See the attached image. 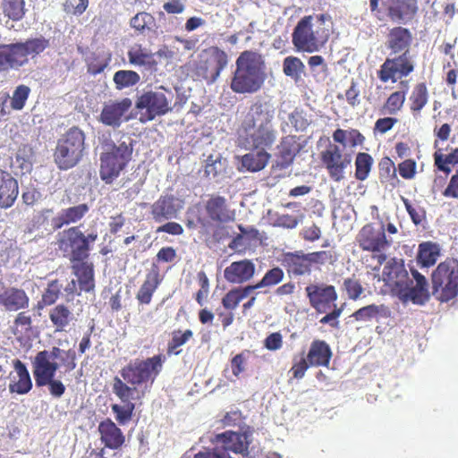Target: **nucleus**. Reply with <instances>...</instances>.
I'll use <instances>...</instances> for the list:
<instances>
[{"mask_svg": "<svg viewBox=\"0 0 458 458\" xmlns=\"http://www.w3.org/2000/svg\"><path fill=\"white\" fill-rule=\"evenodd\" d=\"M128 58L131 64L135 66H151L153 55L143 48L141 45H135L128 51Z\"/></svg>", "mask_w": 458, "mask_h": 458, "instance_id": "obj_38", "label": "nucleus"}, {"mask_svg": "<svg viewBox=\"0 0 458 458\" xmlns=\"http://www.w3.org/2000/svg\"><path fill=\"white\" fill-rule=\"evenodd\" d=\"M33 375L36 381V386H45L47 383L55 377V372L59 368V365L55 361H50L37 353L32 361Z\"/></svg>", "mask_w": 458, "mask_h": 458, "instance_id": "obj_25", "label": "nucleus"}, {"mask_svg": "<svg viewBox=\"0 0 458 458\" xmlns=\"http://www.w3.org/2000/svg\"><path fill=\"white\" fill-rule=\"evenodd\" d=\"M303 70L304 64L298 57L287 56L284 58L283 63V71L286 76L291 77L294 81H298L301 78Z\"/></svg>", "mask_w": 458, "mask_h": 458, "instance_id": "obj_45", "label": "nucleus"}, {"mask_svg": "<svg viewBox=\"0 0 458 458\" xmlns=\"http://www.w3.org/2000/svg\"><path fill=\"white\" fill-rule=\"evenodd\" d=\"M413 64L411 61L410 54H401L397 57L386 58L378 71L379 79L386 82L392 80L393 82L398 78L405 77L413 71Z\"/></svg>", "mask_w": 458, "mask_h": 458, "instance_id": "obj_14", "label": "nucleus"}, {"mask_svg": "<svg viewBox=\"0 0 458 458\" xmlns=\"http://www.w3.org/2000/svg\"><path fill=\"white\" fill-rule=\"evenodd\" d=\"M157 233H166L172 235H181L183 233L182 226L175 222H167L157 229Z\"/></svg>", "mask_w": 458, "mask_h": 458, "instance_id": "obj_62", "label": "nucleus"}, {"mask_svg": "<svg viewBox=\"0 0 458 458\" xmlns=\"http://www.w3.org/2000/svg\"><path fill=\"white\" fill-rule=\"evenodd\" d=\"M265 346L268 350L276 351L282 346V335L280 333H272L265 340Z\"/></svg>", "mask_w": 458, "mask_h": 458, "instance_id": "obj_63", "label": "nucleus"}, {"mask_svg": "<svg viewBox=\"0 0 458 458\" xmlns=\"http://www.w3.org/2000/svg\"><path fill=\"white\" fill-rule=\"evenodd\" d=\"M284 271L278 267L269 269L259 281V286L269 287L279 284L284 278Z\"/></svg>", "mask_w": 458, "mask_h": 458, "instance_id": "obj_49", "label": "nucleus"}, {"mask_svg": "<svg viewBox=\"0 0 458 458\" xmlns=\"http://www.w3.org/2000/svg\"><path fill=\"white\" fill-rule=\"evenodd\" d=\"M276 109L270 102H256L243 122L242 144L245 148H268L276 140L277 132L273 120Z\"/></svg>", "mask_w": 458, "mask_h": 458, "instance_id": "obj_2", "label": "nucleus"}, {"mask_svg": "<svg viewBox=\"0 0 458 458\" xmlns=\"http://www.w3.org/2000/svg\"><path fill=\"white\" fill-rule=\"evenodd\" d=\"M225 168V160H223L220 154L209 155L206 159L204 173L208 178H216Z\"/></svg>", "mask_w": 458, "mask_h": 458, "instance_id": "obj_44", "label": "nucleus"}, {"mask_svg": "<svg viewBox=\"0 0 458 458\" xmlns=\"http://www.w3.org/2000/svg\"><path fill=\"white\" fill-rule=\"evenodd\" d=\"M288 119L296 131H303L309 125V122L302 112L297 110L291 113Z\"/></svg>", "mask_w": 458, "mask_h": 458, "instance_id": "obj_57", "label": "nucleus"}, {"mask_svg": "<svg viewBox=\"0 0 458 458\" xmlns=\"http://www.w3.org/2000/svg\"><path fill=\"white\" fill-rule=\"evenodd\" d=\"M98 431L100 441L108 449L119 450L125 443L124 434L111 419H106L99 422Z\"/></svg>", "mask_w": 458, "mask_h": 458, "instance_id": "obj_20", "label": "nucleus"}, {"mask_svg": "<svg viewBox=\"0 0 458 458\" xmlns=\"http://www.w3.org/2000/svg\"><path fill=\"white\" fill-rule=\"evenodd\" d=\"M4 308L9 311L26 309L29 306V297L26 293L18 288H8L4 291Z\"/></svg>", "mask_w": 458, "mask_h": 458, "instance_id": "obj_33", "label": "nucleus"}, {"mask_svg": "<svg viewBox=\"0 0 458 458\" xmlns=\"http://www.w3.org/2000/svg\"><path fill=\"white\" fill-rule=\"evenodd\" d=\"M373 159L368 153L360 152L357 155L355 160V177L360 181H364L368 178L371 170Z\"/></svg>", "mask_w": 458, "mask_h": 458, "instance_id": "obj_43", "label": "nucleus"}, {"mask_svg": "<svg viewBox=\"0 0 458 458\" xmlns=\"http://www.w3.org/2000/svg\"><path fill=\"white\" fill-rule=\"evenodd\" d=\"M18 195V181L9 172L0 169V208H11Z\"/></svg>", "mask_w": 458, "mask_h": 458, "instance_id": "obj_24", "label": "nucleus"}, {"mask_svg": "<svg viewBox=\"0 0 458 458\" xmlns=\"http://www.w3.org/2000/svg\"><path fill=\"white\" fill-rule=\"evenodd\" d=\"M131 106L132 101L128 98L106 103L102 108L98 120L106 126L119 128L123 121H128V118L123 119V116Z\"/></svg>", "mask_w": 458, "mask_h": 458, "instance_id": "obj_17", "label": "nucleus"}, {"mask_svg": "<svg viewBox=\"0 0 458 458\" xmlns=\"http://www.w3.org/2000/svg\"><path fill=\"white\" fill-rule=\"evenodd\" d=\"M344 288L349 299L357 300L363 293V287L357 279L347 278L344 281Z\"/></svg>", "mask_w": 458, "mask_h": 458, "instance_id": "obj_53", "label": "nucleus"}, {"mask_svg": "<svg viewBox=\"0 0 458 458\" xmlns=\"http://www.w3.org/2000/svg\"><path fill=\"white\" fill-rule=\"evenodd\" d=\"M14 371L15 375L12 376L9 391L20 394L28 393L32 387V381L25 364L20 360H16Z\"/></svg>", "mask_w": 458, "mask_h": 458, "instance_id": "obj_29", "label": "nucleus"}, {"mask_svg": "<svg viewBox=\"0 0 458 458\" xmlns=\"http://www.w3.org/2000/svg\"><path fill=\"white\" fill-rule=\"evenodd\" d=\"M331 25V17L328 14L305 16L293 30V43L301 51H318L328 39Z\"/></svg>", "mask_w": 458, "mask_h": 458, "instance_id": "obj_6", "label": "nucleus"}, {"mask_svg": "<svg viewBox=\"0 0 458 458\" xmlns=\"http://www.w3.org/2000/svg\"><path fill=\"white\" fill-rule=\"evenodd\" d=\"M310 305L318 311L324 312V305L337 299V294L333 285L310 284L305 289Z\"/></svg>", "mask_w": 458, "mask_h": 458, "instance_id": "obj_23", "label": "nucleus"}, {"mask_svg": "<svg viewBox=\"0 0 458 458\" xmlns=\"http://www.w3.org/2000/svg\"><path fill=\"white\" fill-rule=\"evenodd\" d=\"M332 356L329 345L322 340L311 343L307 360L311 366H328Z\"/></svg>", "mask_w": 458, "mask_h": 458, "instance_id": "obj_31", "label": "nucleus"}, {"mask_svg": "<svg viewBox=\"0 0 458 458\" xmlns=\"http://www.w3.org/2000/svg\"><path fill=\"white\" fill-rule=\"evenodd\" d=\"M250 151L239 158L238 170L256 173L263 170L268 164L271 155L265 148H249Z\"/></svg>", "mask_w": 458, "mask_h": 458, "instance_id": "obj_22", "label": "nucleus"}, {"mask_svg": "<svg viewBox=\"0 0 458 458\" xmlns=\"http://www.w3.org/2000/svg\"><path fill=\"white\" fill-rule=\"evenodd\" d=\"M231 367L233 376L239 377L241 373L245 370V357L243 353H239L232 359Z\"/></svg>", "mask_w": 458, "mask_h": 458, "instance_id": "obj_61", "label": "nucleus"}, {"mask_svg": "<svg viewBox=\"0 0 458 458\" xmlns=\"http://www.w3.org/2000/svg\"><path fill=\"white\" fill-rule=\"evenodd\" d=\"M61 291V285L58 281L54 280L50 282L47 288L42 295V302L44 305H52L58 299Z\"/></svg>", "mask_w": 458, "mask_h": 458, "instance_id": "obj_51", "label": "nucleus"}, {"mask_svg": "<svg viewBox=\"0 0 458 458\" xmlns=\"http://www.w3.org/2000/svg\"><path fill=\"white\" fill-rule=\"evenodd\" d=\"M192 331L190 329L182 332L181 330L173 332L171 341L167 344V353L179 355L182 350L179 349L182 345L185 344L190 338L192 337Z\"/></svg>", "mask_w": 458, "mask_h": 458, "instance_id": "obj_42", "label": "nucleus"}, {"mask_svg": "<svg viewBox=\"0 0 458 458\" xmlns=\"http://www.w3.org/2000/svg\"><path fill=\"white\" fill-rule=\"evenodd\" d=\"M183 208V201L174 195L161 196L151 205L150 214L157 223L177 218Z\"/></svg>", "mask_w": 458, "mask_h": 458, "instance_id": "obj_15", "label": "nucleus"}, {"mask_svg": "<svg viewBox=\"0 0 458 458\" xmlns=\"http://www.w3.org/2000/svg\"><path fill=\"white\" fill-rule=\"evenodd\" d=\"M89 207L86 203L61 209L58 214L52 218L51 225L55 230L62 228L64 225L75 224L81 220L89 212Z\"/></svg>", "mask_w": 458, "mask_h": 458, "instance_id": "obj_26", "label": "nucleus"}, {"mask_svg": "<svg viewBox=\"0 0 458 458\" xmlns=\"http://www.w3.org/2000/svg\"><path fill=\"white\" fill-rule=\"evenodd\" d=\"M160 283L158 274L152 272L147 275L146 280L140 286L137 299L142 304H148L151 301L152 295Z\"/></svg>", "mask_w": 458, "mask_h": 458, "instance_id": "obj_36", "label": "nucleus"}, {"mask_svg": "<svg viewBox=\"0 0 458 458\" xmlns=\"http://www.w3.org/2000/svg\"><path fill=\"white\" fill-rule=\"evenodd\" d=\"M32 148L27 145L20 147L14 159L12 160V167L20 169L21 174H24L32 169Z\"/></svg>", "mask_w": 458, "mask_h": 458, "instance_id": "obj_37", "label": "nucleus"}, {"mask_svg": "<svg viewBox=\"0 0 458 458\" xmlns=\"http://www.w3.org/2000/svg\"><path fill=\"white\" fill-rule=\"evenodd\" d=\"M243 300L237 287L229 291L222 299V304L226 310H234Z\"/></svg>", "mask_w": 458, "mask_h": 458, "instance_id": "obj_54", "label": "nucleus"}, {"mask_svg": "<svg viewBox=\"0 0 458 458\" xmlns=\"http://www.w3.org/2000/svg\"><path fill=\"white\" fill-rule=\"evenodd\" d=\"M439 244L432 242H425L419 245L417 259L422 267L433 266L440 256Z\"/></svg>", "mask_w": 458, "mask_h": 458, "instance_id": "obj_34", "label": "nucleus"}, {"mask_svg": "<svg viewBox=\"0 0 458 458\" xmlns=\"http://www.w3.org/2000/svg\"><path fill=\"white\" fill-rule=\"evenodd\" d=\"M411 109L420 111L428 102V89L424 83L418 84L411 96Z\"/></svg>", "mask_w": 458, "mask_h": 458, "instance_id": "obj_48", "label": "nucleus"}, {"mask_svg": "<svg viewBox=\"0 0 458 458\" xmlns=\"http://www.w3.org/2000/svg\"><path fill=\"white\" fill-rule=\"evenodd\" d=\"M256 265L250 259H242L232 262L224 270L225 279L235 284H242L250 281L255 275Z\"/></svg>", "mask_w": 458, "mask_h": 458, "instance_id": "obj_18", "label": "nucleus"}, {"mask_svg": "<svg viewBox=\"0 0 458 458\" xmlns=\"http://www.w3.org/2000/svg\"><path fill=\"white\" fill-rule=\"evenodd\" d=\"M227 64V54L218 47H213L210 49L209 56L205 62L200 64L199 69L202 71L201 75L203 79L208 84H212L218 79L221 72Z\"/></svg>", "mask_w": 458, "mask_h": 458, "instance_id": "obj_16", "label": "nucleus"}, {"mask_svg": "<svg viewBox=\"0 0 458 458\" xmlns=\"http://www.w3.org/2000/svg\"><path fill=\"white\" fill-rule=\"evenodd\" d=\"M399 174L404 179H411L415 174L416 163L407 159L399 165Z\"/></svg>", "mask_w": 458, "mask_h": 458, "instance_id": "obj_58", "label": "nucleus"}, {"mask_svg": "<svg viewBox=\"0 0 458 458\" xmlns=\"http://www.w3.org/2000/svg\"><path fill=\"white\" fill-rule=\"evenodd\" d=\"M231 89L238 94H253L262 87L266 74L262 56L252 51L242 52L236 62Z\"/></svg>", "mask_w": 458, "mask_h": 458, "instance_id": "obj_5", "label": "nucleus"}, {"mask_svg": "<svg viewBox=\"0 0 458 458\" xmlns=\"http://www.w3.org/2000/svg\"><path fill=\"white\" fill-rule=\"evenodd\" d=\"M387 4L390 19L400 24L409 23L418 12L417 0H389Z\"/></svg>", "mask_w": 458, "mask_h": 458, "instance_id": "obj_21", "label": "nucleus"}, {"mask_svg": "<svg viewBox=\"0 0 458 458\" xmlns=\"http://www.w3.org/2000/svg\"><path fill=\"white\" fill-rule=\"evenodd\" d=\"M432 294L441 302L458 295V260L446 259L438 264L431 275Z\"/></svg>", "mask_w": 458, "mask_h": 458, "instance_id": "obj_9", "label": "nucleus"}, {"mask_svg": "<svg viewBox=\"0 0 458 458\" xmlns=\"http://www.w3.org/2000/svg\"><path fill=\"white\" fill-rule=\"evenodd\" d=\"M97 239L98 234L96 233L92 232L84 235L79 227H71L64 232V238L60 241V249L70 252L71 261H82L89 257L90 243H93Z\"/></svg>", "mask_w": 458, "mask_h": 458, "instance_id": "obj_11", "label": "nucleus"}, {"mask_svg": "<svg viewBox=\"0 0 458 458\" xmlns=\"http://www.w3.org/2000/svg\"><path fill=\"white\" fill-rule=\"evenodd\" d=\"M322 161L330 177L335 182H340L344 178V170L350 165L352 157L349 154H343L339 146L331 145L322 152Z\"/></svg>", "mask_w": 458, "mask_h": 458, "instance_id": "obj_12", "label": "nucleus"}, {"mask_svg": "<svg viewBox=\"0 0 458 458\" xmlns=\"http://www.w3.org/2000/svg\"><path fill=\"white\" fill-rule=\"evenodd\" d=\"M71 262L72 263V268L76 277L94 276L92 263H89L88 261H85V259L82 261L73 260Z\"/></svg>", "mask_w": 458, "mask_h": 458, "instance_id": "obj_55", "label": "nucleus"}, {"mask_svg": "<svg viewBox=\"0 0 458 458\" xmlns=\"http://www.w3.org/2000/svg\"><path fill=\"white\" fill-rule=\"evenodd\" d=\"M335 309L330 313L327 314L320 319L321 324H329L332 327H338L339 322L337 318L341 316L343 312V307L337 308L336 305H334Z\"/></svg>", "mask_w": 458, "mask_h": 458, "instance_id": "obj_59", "label": "nucleus"}, {"mask_svg": "<svg viewBox=\"0 0 458 458\" xmlns=\"http://www.w3.org/2000/svg\"><path fill=\"white\" fill-rule=\"evenodd\" d=\"M30 91V88L25 85L18 86L12 98V107L16 110L22 109L29 97Z\"/></svg>", "mask_w": 458, "mask_h": 458, "instance_id": "obj_50", "label": "nucleus"}, {"mask_svg": "<svg viewBox=\"0 0 458 458\" xmlns=\"http://www.w3.org/2000/svg\"><path fill=\"white\" fill-rule=\"evenodd\" d=\"M164 358L156 355L145 360H136L130 363L122 371L123 379L128 386L118 379L114 385V390L119 398H131L139 400L145 396V393L154 382L155 377L162 369Z\"/></svg>", "mask_w": 458, "mask_h": 458, "instance_id": "obj_3", "label": "nucleus"}, {"mask_svg": "<svg viewBox=\"0 0 458 458\" xmlns=\"http://www.w3.org/2000/svg\"><path fill=\"white\" fill-rule=\"evenodd\" d=\"M411 40L412 36L408 29L395 27L388 34L387 46L393 54H410Z\"/></svg>", "mask_w": 458, "mask_h": 458, "instance_id": "obj_28", "label": "nucleus"}, {"mask_svg": "<svg viewBox=\"0 0 458 458\" xmlns=\"http://www.w3.org/2000/svg\"><path fill=\"white\" fill-rule=\"evenodd\" d=\"M133 410V403H123V404L115 403L112 405L115 420L120 425H125L131 420Z\"/></svg>", "mask_w": 458, "mask_h": 458, "instance_id": "obj_46", "label": "nucleus"}, {"mask_svg": "<svg viewBox=\"0 0 458 458\" xmlns=\"http://www.w3.org/2000/svg\"><path fill=\"white\" fill-rule=\"evenodd\" d=\"M298 140L299 138L293 135H287L282 138L276 148V165L277 167L285 169L293 164L296 155L303 147Z\"/></svg>", "mask_w": 458, "mask_h": 458, "instance_id": "obj_19", "label": "nucleus"}, {"mask_svg": "<svg viewBox=\"0 0 458 458\" xmlns=\"http://www.w3.org/2000/svg\"><path fill=\"white\" fill-rule=\"evenodd\" d=\"M3 11L10 19L19 21L24 15V0H4Z\"/></svg>", "mask_w": 458, "mask_h": 458, "instance_id": "obj_47", "label": "nucleus"}, {"mask_svg": "<svg viewBox=\"0 0 458 458\" xmlns=\"http://www.w3.org/2000/svg\"><path fill=\"white\" fill-rule=\"evenodd\" d=\"M216 441L222 443V451H232L235 454H243L248 450L249 443L245 434L225 431L216 435Z\"/></svg>", "mask_w": 458, "mask_h": 458, "instance_id": "obj_27", "label": "nucleus"}, {"mask_svg": "<svg viewBox=\"0 0 458 458\" xmlns=\"http://www.w3.org/2000/svg\"><path fill=\"white\" fill-rule=\"evenodd\" d=\"M168 93L170 99L161 90H148L137 96L135 107L140 111L144 110L140 114V121L141 123L153 121L157 116L165 115L172 111L170 106L172 92L168 91Z\"/></svg>", "mask_w": 458, "mask_h": 458, "instance_id": "obj_10", "label": "nucleus"}, {"mask_svg": "<svg viewBox=\"0 0 458 458\" xmlns=\"http://www.w3.org/2000/svg\"><path fill=\"white\" fill-rule=\"evenodd\" d=\"M130 25L140 34H145L156 27V20L150 13L140 12L131 19Z\"/></svg>", "mask_w": 458, "mask_h": 458, "instance_id": "obj_40", "label": "nucleus"}, {"mask_svg": "<svg viewBox=\"0 0 458 458\" xmlns=\"http://www.w3.org/2000/svg\"><path fill=\"white\" fill-rule=\"evenodd\" d=\"M443 195L447 198L458 199V171L452 175Z\"/></svg>", "mask_w": 458, "mask_h": 458, "instance_id": "obj_60", "label": "nucleus"}, {"mask_svg": "<svg viewBox=\"0 0 458 458\" xmlns=\"http://www.w3.org/2000/svg\"><path fill=\"white\" fill-rule=\"evenodd\" d=\"M133 139L127 133L117 132L114 138L100 140V178L106 183H111L117 178L129 161L133 151Z\"/></svg>", "mask_w": 458, "mask_h": 458, "instance_id": "obj_4", "label": "nucleus"}, {"mask_svg": "<svg viewBox=\"0 0 458 458\" xmlns=\"http://www.w3.org/2000/svg\"><path fill=\"white\" fill-rule=\"evenodd\" d=\"M389 310L384 304H370L356 310L352 317L356 321L369 322L373 319L378 320L380 318H387Z\"/></svg>", "mask_w": 458, "mask_h": 458, "instance_id": "obj_32", "label": "nucleus"}, {"mask_svg": "<svg viewBox=\"0 0 458 458\" xmlns=\"http://www.w3.org/2000/svg\"><path fill=\"white\" fill-rule=\"evenodd\" d=\"M140 80V75L131 70H120L114 74L113 81L119 90L136 85Z\"/></svg>", "mask_w": 458, "mask_h": 458, "instance_id": "obj_41", "label": "nucleus"}, {"mask_svg": "<svg viewBox=\"0 0 458 458\" xmlns=\"http://www.w3.org/2000/svg\"><path fill=\"white\" fill-rule=\"evenodd\" d=\"M85 138V133L74 126L58 139L54 152L58 169L69 170L81 161L86 150Z\"/></svg>", "mask_w": 458, "mask_h": 458, "instance_id": "obj_7", "label": "nucleus"}, {"mask_svg": "<svg viewBox=\"0 0 458 458\" xmlns=\"http://www.w3.org/2000/svg\"><path fill=\"white\" fill-rule=\"evenodd\" d=\"M302 218V214L298 216H292L288 214L280 215L276 218L274 225L286 229H293L298 225L300 222H301Z\"/></svg>", "mask_w": 458, "mask_h": 458, "instance_id": "obj_52", "label": "nucleus"}, {"mask_svg": "<svg viewBox=\"0 0 458 458\" xmlns=\"http://www.w3.org/2000/svg\"><path fill=\"white\" fill-rule=\"evenodd\" d=\"M405 97L404 93L401 91L394 92L387 98L386 108L389 114H395L403 106Z\"/></svg>", "mask_w": 458, "mask_h": 458, "instance_id": "obj_56", "label": "nucleus"}, {"mask_svg": "<svg viewBox=\"0 0 458 458\" xmlns=\"http://www.w3.org/2000/svg\"><path fill=\"white\" fill-rule=\"evenodd\" d=\"M285 261L289 270L297 276H302L310 272V264L306 254L295 252L286 255Z\"/></svg>", "mask_w": 458, "mask_h": 458, "instance_id": "obj_35", "label": "nucleus"}, {"mask_svg": "<svg viewBox=\"0 0 458 458\" xmlns=\"http://www.w3.org/2000/svg\"><path fill=\"white\" fill-rule=\"evenodd\" d=\"M49 318L56 331H63L72 319V314L67 307L60 304L51 310Z\"/></svg>", "mask_w": 458, "mask_h": 458, "instance_id": "obj_39", "label": "nucleus"}, {"mask_svg": "<svg viewBox=\"0 0 458 458\" xmlns=\"http://www.w3.org/2000/svg\"><path fill=\"white\" fill-rule=\"evenodd\" d=\"M49 46V40L40 36L25 42L0 46V71L19 69L28 63V56L42 53Z\"/></svg>", "mask_w": 458, "mask_h": 458, "instance_id": "obj_8", "label": "nucleus"}, {"mask_svg": "<svg viewBox=\"0 0 458 458\" xmlns=\"http://www.w3.org/2000/svg\"><path fill=\"white\" fill-rule=\"evenodd\" d=\"M208 217L214 222L226 223L233 219L226 206V199L221 196L210 198L206 203Z\"/></svg>", "mask_w": 458, "mask_h": 458, "instance_id": "obj_30", "label": "nucleus"}, {"mask_svg": "<svg viewBox=\"0 0 458 458\" xmlns=\"http://www.w3.org/2000/svg\"><path fill=\"white\" fill-rule=\"evenodd\" d=\"M411 278L402 259H391L383 268L382 280L386 284L394 287L403 303L411 301L416 305H424L430 298L428 280L416 269L411 268Z\"/></svg>", "mask_w": 458, "mask_h": 458, "instance_id": "obj_1", "label": "nucleus"}, {"mask_svg": "<svg viewBox=\"0 0 458 458\" xmlns=\"http://www.w3.org/2000/svg\"><path fill=\"white\" fill-rule=\"evenodd\" d=\"M358 242L363 250L371 252H384L392 243V240L386 238L383 225L376 229L371 225H366L361 228L358 234Z\"/></svg>", "mask_w": 458, "mask_h": 458, "instance_id": "obj_13", "label": "nucleus"}, {"mask_svg": "<svg viewBox=\"0 0 458 458\" xmlns=\"http://www.w3.org/2000/svg\"><path fill=\"white\" fill-rule=\"evenodd\" d=\"M397 122L396 118L385 117L380 118L376 122L375 129L381 133H386L393 128L394 123Z\"/></svg>", "mask_w": 458, "mask_h": 458, "instance_id": "obj_64", "label": "nucleus"}]
</instances>
